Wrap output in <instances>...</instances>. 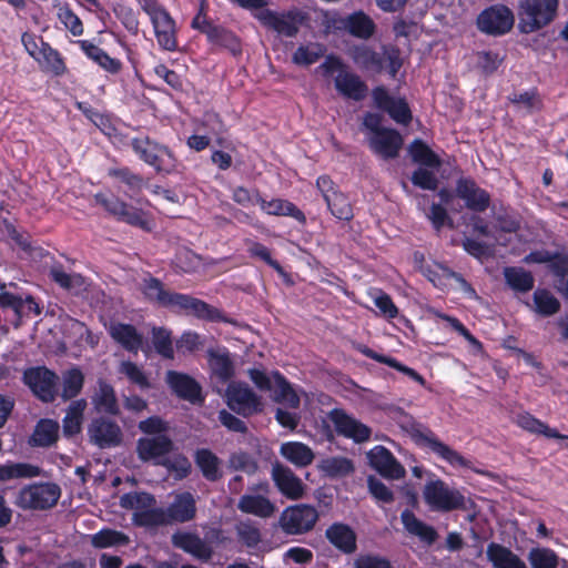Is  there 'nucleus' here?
<instances>
[{
  "label": "nucleus",
  "instance_id": "nucleus-40",
  "mask_svg": "<svg viewBox=\"0 0 568 568\" xmlns=\"http://www.w3.org/2000/svg\"><path fill=\"white\" fill-rule=\"evenodd\" d=\"M272 377L274 379L273 400L286 404L292 408H297L300 406V397L291 384L278 372L273 373Z\"/></svg>",
  "mask_w": 568,
  "mask_h": 568
},
{
  "label": "nucleus",
  "instance_id": "nucleus-57",
  "mask_svg": "<svg viewBox=\"0 0 568 568\" xmlns=\"http://www.w3.org/2000/svg\"><path fill=\"white\" fill-rule=\"evenodd\" d=\"M531 568H557L558 556L549 548H532L528 554Z\"/></svg>",
  "mask_w": 568,
  "mask_h": 568
},
{
  "label": "nucleus",
  "instance_id": "nucleus-56",
  "mask_svg": "<svg viewBox=\"0 0 568 568\" xmlns=\"http://www.w3.org/2000/svg\"><path fill=\"white\" fill-rule=\"evenodd\" d=\"M63 389L62 398L64 400L75 397L82 389L84 383V376L78 368L69 369L63 375Z\"/></svg>",
  "mask_w": 568,
  "mask_h": 568
},
{
  "label": "nucleus",
  "instance_id": "nucleus-22",
  "mask_svg": "<svg viewBox=\"0 0 568 568\" xmlns=\"http://www.w3.org/2000/svg\"><path fill=\"white\" fill-rule=\"evenodd\" d=\"M456 194L465 201V204L469 210L475 212H484L490 203L489 194L469 179L458 180Z\"/></svg>",
  "mask_w": 568,
  "mask_h": 568
},
{
  "label": "nucleus",
  "instance_id": "nucleus-44",
  "mask_svg": "<svg viewBox=\"0 0 568 568\" xmlns=\"http://www.w3.org/2000/svg\"><path fill=\"white\" fill-rule=\"evenodd\" d=\"M59 424L51 419H42L36 426L31 437L33 446L48 447L58 439Z\"/></svg>",
  "mask_w": 568,
  "mask_h": 568
},
{
  "label": "nucleus",
  "instance_id": "nucleus-1",
  "mask_svg": "<svg viewBox=\"0 0 568 568\" xmlns=\"http://www.w3.org/2000/svg\"><path fill=\"white\" fill-rule=\"evenodd\" d=\"M317 72L324 77L335 75L334 85L336 91L344 98L361 101L365 99L368 92L366 83L359 75L347 70L343 61L335 55H327Z\"/></svg>",
  "mask_w": 568,
  "mask_h": 568
},
{
  "label": "nucleus",
  "instance_id": "nucleus-34",
  "mask_svg": "<svg viewBox=\"0 0 568 568\" xmlns=\"http://www.w3.org/2000/svg\"><path fill=\"white\" fill-rule=\"evenodd\" d=\"M82 51L109 73L116 74L122 69L120 60L111 58L104 50L88 40L78 41Z\"/></svg>",
  "mask_w": 568,
  "mask_h": 568
},
{
  "label": "nucleus",
  "instance_id": "nucleus-50",
  "mask_svg": "<svg viewBox=\"0 0 568 568\" xmlns=\"http://www.w3.org/2000/svg\"><path fill=\"white\" fill-rule=\"evenodd\" d=\"M109 175L116 181L125 184L129 191L133 193H139L143 187L148 185V181H145L140 174L134 173L129 168H113L109 170Z\"/></svg>",
  "mask_w": 568,
  "mask_h": 568
},
{
  "label": "nucleus",
  "instance_id": "nucleus-24",
  "mask_svg": "<svg viewBox=\"0 0 568 568\" xmlns=\"http://www.w3.org/2000/svg\"><path fill=\"white\" fill-rule=\"evenodd\" d=\"M165 381L180 398L191 403L202 400L201 386L191 376L175 371H169Z\"/></svg>",
  "mask_w": 568,
  "mask_h": 568
},
{
  "label": "nucleus",
  "instance_id": "nucleus-63",
  "mask_svg": "<svg viewBox=\"0 0 568 568\" xmlns=\"http://www.w3.org/2000/svg\"><path fill=\"white\" fill-rule=\"evenodd\" d=\"M119 372L123 374L131 383L138 385L141 389L151 387L149 377L135 363L124 361L120 364Z\"/></svg>",
  "mask_w": 568,
  "mask_h": 568
},
{
  "label": "nucleus",
  "instance_id": "nucleus-32",
  "mask_svg": "<svg viewBox=\"0 0 568 568\" xmlns=\"http://www.w3.org/2000/svg\"><path fill=\"white\" fill-rule=\"evenodd\" d=\"M194 463L206 480L217 481L222 478V463L210 449H197L194 454Z\"/></svg>",
  "mask_w": 568,
  "mask_h": 568
},
{
  "label": "nucleus",
  "instance_id": "nucleus-27",
  "mask_svg": "<svg viewBox=\"0 0 568 568\" xmlns=\"http://www.w3.org/2000/svg\"><path fill=\"white\" fill-rule=\"evenodd\" d=\"M237 509L244 514L268 518L273 516L276 507L267 497L247 493L239 499Z\"/></svg>",
  "mask_w": 568,
  "mask_h": 568
},
{
  "label": "nucleus",
  "instance_id": "nucleus-9",
  "mask_svg": "<svg viewBox=\"0 0 568 568\" xmlns=\"http://www.w3.org/2000/svg\"><path fill=\"white\" fill-rule=\"evenodd\" d=\"M409 434L417 445L430 449L450 465H458L466 468L470 467V463L458 452L439 440L430 429L423 427L420 424L413 423L409 428Z\"/></svg>",
  "mask_w": 568,
  "mask_h": 568
},
{
  "label": "nucleus",
  "instance_id": "nucleus-47",
  "mask_svg": "<svg viewBox=\"0 0 568 568\" xmlns=\"http://www.w3.org/2000/svg\"><path fill=\"white\" fill-rule=\"evenodd\" d=\"M130 542V538L122 531L114 529H102L91 536V545L94 548H109L116 546H125Z\"/></svg>",
  "mask_w": 568,
  "mask_h": 568
},
{
  "label": "nucleus",
  "instance_id": "nucleus-60",
  "mask_svg": "<svg viewBox=\"0 0 568 568\" xmlns=\"http://www.w3.org/2000/svg\"><path fill=\"white\" fill-rule=\"evenodd\" d=\"M152 343L155 351L164 358L172 359L174 357L171 333L166 328L153 327Z\"/></svg>",
  "mask_w": 568,
  "mask_h": 568
},
{
  "label": "nucleus",
  "instance_id": "nucleus-3",
  "mask_svg": "<svg viewBox=\"0 0 568 568\" xmlns=\"http://www.w3.org/2000/svg\"><path fill=\"white\" fill-rule=\"evenodd\" d=\"M558 0H519L518 28L523 33H532L554 21Z\"/></svg>",
  "mask_w": 568,
  "mask_h": 568
},
{
  "label": "nucleus",
  "instance_id": "nucleus-17",
  "mask_svg": "<svg viewBox=\"0 0 568 568\" xmlns=\"http://www.w3.org/2000/svg\"><path fill=\"white\" fill-rule=\"evenodd\" d=\"M169 307L203 320L217 321L221 318V313L217 308L186 294L174 292Z\"/></svg>",
  "mask_w": 568,
  "mask_h": 568
},
{
  "label": "nucleus",
  "instance_id": "nucleus-55",
  "mask_svg": "<svg viewBox=\"0 0 568 568\" xmlns=\"http://www.w3.org/2000/svg\"><path fill=\"white\" fill-rule=\"evenodd\" d=\"M154 504L155 498L148 493H129L120 498V506L122 508L135 510V513L151 508Z\"/></svg>",
  "mask_w": 568,
  "mask_h": 568
},
{
  "label": "nucleus",
  "instance_id": "nucleus-2",
  "mask_svg": "<svg viewBox=\"0 0 568 568\" xmlns=\"http://www.w3.org/2000/svg\"><path fill=\"white\" fill-rule=\"evenodd\" d=\"M94 201L118 221L131 226L151 232L154 229V220L149 212L135 207L113 194L98 193Z\"/></svg>",
  "mask_w": 568,
  "mask_h": 568
},
{
  "label": "nucleus",
  "instance_id": "nucleus-39",
  "mask_svg": "<svg viewBox=\"0 0 568 568\" xmlns=\"http://www.w3.org/2000/svg\"><path fill=\"white\" fill-rule=\"evenodd\" d=\"M49 275L51 280L60 287L79 293L84 288V277L77 273H67L61 264H53L50 267Z\"/></svg>",
  "mask_w": 568,
  "mask_h": 568
},
{
  "label": "nucleus",
  "instance_id": "nucleus-51",
  "mask_svg": "<svg viewBox=\"0 0 568 568\" xmlns=\"http://www.w3.org/2000/svg\"><path fill=\"white\" fill-rule=\"evenodd\" d=\"M210 368L220 381L226 382L234 374L233 363L229 356V354H220L215 352H210Z\"/></svg>",
  "mask_w": 568,
  "mask_h": 568
},
{
  "label": "nucleus",
  "instance_id": "nucleus-19",
  "mask_svg": "<svg viewBox=\"0 0 568 568\" xmlns=\"http://www.w3.org/2000/svg\"><path fill=\"white\" fill-rule=\"evenodd\" d=\"M271 477L281 494L288 499L296 500L304 496V484L288 467L275 463L272 466Z\"/></svg>",
  "mask_w": 568,
  "mask_h": 568
},
{
  "label": "nucleus",
  "instance_id": "nucleus-6",
  "mask_svg": "<svg viewBox=\"0 0 568 568\" xmlns=\"http://www.w3.org/2000/svg\"><path fill=\"white\" fill-rule=\"evenodd\" d=\"M423 497L430 509L436 511L467 509L465 496L440 479L427 483L423 490Z\"/></svg>",
  "mask_w": 568,
  "mask_h": 568
},
{
  "label": "nucleus",
  "instance_id": "nucleus-31",
  "mask_svg": "<svg viewBox=\"0 0 568 568\" xmlns=\"http://www.w3.org/2000/svg\"><path fill=\"white\" fill-rule=\"evenodd\" d=\"M92 404L99 413L118 415L120 412L114 388L103 379L98 382V388L92 396Z\"/></svg>",
  "mask_w": 568,
  "mask_h": 568
},
{
  "label": "nucleus",
  "instance_id": "nucleus-18",
  "mask_svg": "<svg viewBox=\"0 0 568 568\" xmlns=\"http://www.w3.org/2000/svg\"><path fill=\"white\" fill-rule=\"evenodd\" d=\"M174 444L168 435L142 437L136 443V454L143 462L164 464L161 458L173 450Z\"/></svg>",
  "mask_w": 568,
  "mask_h": 568
},
{
  "label": "nucleus",
  "instance_id": "nucleus-61",
  "mask_svg": "<svg viewBox=\"0 0 568 568\" xmlns=\"http://www.w3.org/2000/svg\"><path fill=\"white\" fill-rule=\"evenodd\" d=\"M326 204L335 217L344 221H349L353 217L352 205L344 194L333 192L332 196L327 199Z\"/></svg>",
  "mask_w": 568,
  "mask_h": 568
},
{
  "label": "nucleus",
  "instance_id": "nucleus-53",
  "mask_svg": "<svg viewBox=\"0 0 568 568\" xmlns=\"http://www.w3.org/2000/svg\"><path fill=\"white\" fill-rule=\"evenodd\" d=\"M321 469L329 477H342L354 471V464L346 457H329L322 462Z\"/></svg>",
  "mask_w": 568,
  "mask_h": 568
},
{
  "label": "nucleus",
  "instance_id": "nucleus-37",
  "mask_svg": "<svg viewBox=\"0 0 568 568\" xmlns=\"http://www.w3.org/2000/svg\"><path fill=\"white\" fill-rule=\"evenodd\" d=\"M343 27L352 36L368 39L375 32L374 21L364 12H355L343 20Z\"/></svg>",
  "mask_w": 568,
  "mask_h": 568
},
{
  "label": "nucleus",
  "instance_id": "nucleus-15",
  "mask_svg": "<svg viewBox=\"0 0 568 568\" xmlns=\"http://www.w3.org/2000/svg\"><path fill=\"white\" fill-rule=\"evenodd\" d=\"M328 418L339 435L352 438L355 443H364L371 438L372 429L342 409L331 410Z\"/></svg>",
  "mask_w": 568,
  "mask_h": 568
},
{
  "label": "nucleus",
  "instance_id": "nucleus-45",
  "mask_svg": "<svg viewBox=\"0 0 568 568\" xmlns=\"http://www.w3.org/2000/svg\"><path fill=\"white\" fill-rule=\"evenodd\" d=\"M175 263L181 271L185 273H193L207 266L215 265L216 261L205 260L194 252L183 248L176 254Z\"/></svg>",
  "mask_w": 568,
  "mask_h": 568
},
{
  "label": "nucleus",
  "instance_id": "nucleus-7",
  "mask_svg": "<svg viewBox=\"0 0 568 568\" xmlns=\"http://www.w3.org/2000/svg\"><path fill=\"white\" fill-rule=\"evenodd\" d=\"M141 7L150 17L158 43L168 51L178 47L175 22L169 12L153 0H142Z\"/></svg>",
  "mask_w": 568,
  "mask_h": 568
},
{
  "label": "nucleus",
  "instance_id": "nucleus-4",
  "mask_svg": "<svg viewBox=\"0 0 568 568\" xmlns=\"http://www.w3.org/2000/svg\"><path fill=\"white\" fill-rule=\"evenodd\" d=\"M131 146L140 160L152 166L156 173L170 174L176 170L178 160L173 152L149 136L132 139Z\"/></svg>",
  "mask_w": 568,
  "mask_h": 568
},
{
  "label": "nucleus",
  "instance_id": "nucleus-13",
  "mask_svg": "<svg viewBox=\"0 0 568 568\" xmlns=\"http://www.w3.org/2000/svg\"><path fill=\"white\" fill-rule=\"evenodd\" d=\"M514 21L513 11L506 6L497 4L485 9L477 17V27L486 34L501 36L510 31Z\"/></svg>",
  "mask_w": 568,
  "mask_h": 568
},
{
  "label": "nucleus",
  "instance_id": "nucleus-11",
  "mask_svg": "<svg viewBox=\"0 0 568 568\" xmlns=\"http://www.w3.org/2000/svg\"><path fill=\"white\" fill-rule=\"evenodd\" d=\"M318 520V513L315 507L306 504H298L287 507L280 517V525L283 531L290 535H302L311 531Z\"/></svg>",
  "mask_w": 568,
  "mask_h": 568
},
{
  "label": "nucleus",
  "instance_id": "nucleus-59",
  "mask_svg": "<svg viewBox=\"0 0 568 568\" xmlns=\"http://www.w3.org/2000/svg\"><path fill=\"white\" fill-rule=\"evenodd\" d=\"M210 32L211 33L207 39L211 42L230 50L234 55L241 52V42L232 32L220 27L211 29Z\"/></svg>",
  "mask_w": 568,
  "mask_h": 568
},
{
  "label": "nucleus",
  "instance_id": "nucleus-62",
  "mask_svg": "<svg viewBox=\"0 0 568 568\" xmlns=\"http://www.w3.org/2000/svg\"><path fill=\"white\" fill-rule=\"evenodd\" d=\"M0 306L3 308H11L17 320L14 321V327H19L21 324L22 317H24L27 311H24L23 298L9 293L6 291V286H0Z\"/></svg>",
  "mask_w": 568,
  "mask_h": 568
},
{
  "label": "nucleus",
  "instance_id": "nucleus-30",
  "mask_svg": "<svg viewBox=\"0 0 568 568\" xmlns=\"http://www.w3.org/2000/svg\"><path fill=\"white\" fill-rule=\"evenodd\" d=\"M400 519L407 532L419 538L420 541L433 545L437 540L438 534L434 527L419 520L410 510H404Z\"/></svg>",
  "mask_w": 568,
  "mask_h": 568
},
{
  "label": "nucleus",
  "instance_id": "nucleus-38",
  "mask_svg": "<svg viewBox=\"0 0 568 568\" xmlns=\"http://www.w3.org/2000/svg\"><path fill=\"white\" fill-rule=\"evenodd\" d=\"M349 57L359 68L381 72L384 69L383 60L377 52L367 45H355L349 50Z\"/></svg>",
  "mask_w": 568,
  "mask_h": 568
},
{
  "label": "nucleus",
  "instance_id": "nucleus-33",
  "mask_svg": "<svg viewBox=\"0 0 568 568\" xmlns=\"http://www.w3.org/2000/svg\"><path fill=\"white\" fill-rule=\"evenodd\" d=\"M256 203L270 215L292 216L301 223H305L306 221L304 213L287 200L273 199L266 201L260 196V193H256Z\"/></svg>",
  "mask_w": 568,
  "mask_h": 568
},
{
  "label": "nucleus",
  "instance_id": "nucleus-36",
  "mask_svg": "<svg viewBox=\"0 0 568 568\" xmlns=\"http://www.w3.org/2000/svg\"><path fill=\"white\" fill-rule=\"evenodd\" d=\"M41 475V468L29 463L0 464V481H9L13 479H30Z\"/></svg>",
  "mask_w": 568,
  "mask_h": 568
},
{
  "label": "nucleus",
  "instance_id": "nucleus-28",
  "mask_svg": "<svg viewBox=\"0 0 568 568\" xmlns=\"http://www.w3.org/2000/svg\"><path fill=\"white\" fill-rule=\"evenodd\" d=\"M487 559L494 568H527L526 562L509 548L490 542L486 549Z\"/></svg>",
  "mask_w": 568,
  "mask_h": 568
},
{
  "label": "nucleus",
  "instance_id": "nucleus-41",
  "mask_svg": "<svg viewBox=\"0 0 568 568\" xmlns=\"http://www.w3.org/2000/svg\"><path fill=\"white\" fill-rule=\"evenodd\" d=\"M87 408L85 399L73 400L68 409L62 422L63 434L65 436H73L79 434L83 420V413Z\"/></svg>",
  "mask_w": 568,
  "mask_h": 568
},
{
  "label": "nucleus",
  "instance_id": "nucleus-23",
  "mask_svg": "<svg viewBox=\"0 0 568 568\" xmlns=\"http://www.w3.org/2000/svg\"><path fill=\"white\" fill-rule=\"evenodd\" d=\"M371 149L384 159H394L403 146L402 135L393 129H383L369 138Z\"/></svg>",
  "mask_w": 568,
  "mask_h": 568
},
{
  "label": "nucleus",
  "instance_id": "nucleus-46",
  "mask_svg": "<svg viewBox=\"0 0 568 568\" xmlns=\"http://www.w3.org/2000/svg\"><path fill=\"white\" fill-rule=\"evenodd\" d=\"M515 423L523 429L538 435H544L548 438H561L562 436L556 430L550 428L541 420L535 418L529 413L518 414L515 418Z\"/></svg>",
  "mask_w": 568,
  "mask_h": 568
},
{
  "label": "nucleus",
  "instance_id": "nucleus-42",
  "mask_svg": "<svg viewBox=\"0 0 568 568\" xmlns=\"http://www.w3.org/2000/svg\"><path fill=\"white\" fill-rule=\"evenodd\" d=\"M234 531L236 540L246 548H255L262 541L260 527L250 519L239 521Z\"/></svg>",
  "mask_w": 568,
  "mask_h": 568
},
{
  "label": "nucleus",
  "instance_id": "nucleus-52",
  "mask_svg": "<svg viewBox=\"0 0 568 568\" xmlns=\"http://www.w3.org/2000/svg\"><path fill=\"white\" fill-rule=\"evenodd\" d=\"M325 53V48L320 43H308L301 45L293 53L292 60L301 67H308L315 63Z\"/></svg>",
  "mask_w": 568,
  "mask_h": 568
},
{
  "label": "nucleus",
  "instance_id": "nucleus-12",
  "mask_svg": "<svg viewBox=\"0 0 568 568\" xmlns=\"http://www.w3.org/2000/svg\"><path fill=\"white\" fill-rule=\"evenodd\" d=\"M256 18L264 27L274 30L278 34L293 38L297 34L306 16L300 10L276 12L264 9L256 14Z\"/></svg>",
  "mask_w": 568,
  "mask_h": 568
},
{
  "label": "nucleus",
  "instance_id": "nucleus-16",
  "mask_svg": "<svg viewBox=\"0 0 568 568\" xmlns=\"http://www.w3.org/2000/svg\"><path fill=\"white\" fill-rule=\"evenodd\" d=\"M369 465L383 477L388 479H400L406 470L394 455L384 446H375L367 453Z\"/></svg>",
  "mask_w": 568,
  "mask_h": 568
},
{
  "label": "nucleus",
  "instance_id": "nucleus-5",
  "mask_svg": "<svg viewBox=\"0 0 568 568\" xmlns=\"http://www.w3.org/2000/svg\"><path fill=\"white\" fill-rule=\"evenodd\" d=\"M60 496L61 489L54 483L32 484L19 490L14 504L23 510H47L57 505Z\"/></svg>",
  "mask_w": 568,
  "mask_h": 568
},
{
  "label": "nucleus",
  "instance_id": "nucleus-54",
  "mask_svg": "<svg viewBox=\"0 0 568 568\" xmlns=\"http://www.w3.org/2000/svg\"><path fill=\"white\" fill-rule=\"evenodd\" d=\"M505 278L514 290L527 292L534 287V277L530 272L518 267H507Z\"/></svg>",
  "mask_w": 568,
  "mask_h": 568
},
{
  "label": "nucleus",
  "instance_id": "nucleus-10",
  "mask_svg": "<svg viewBox=\"0 0 568 568\" xmlns=\"http://www.w3.org/2000/svg\"><path fill=\"white\" fill-rule=\"evenodd\" d=\"M22 381L43 403L53 402L58 395L59 376L45 366L27 368L23 372Z\"/></svg>",
  "mask_w": 568,
  "mask_h": 568
},
{
  "label": "nucleus",
  "instance_id": "nucleus-25",
  "mask_svg": "<svg viewBox=\"0 0 568 568\" xmlns=\"http://www.w3.org/2000/svg\"><path fill=\"white\" fill-rule=\"evenodd\" d=\"M108 332L114 342L130 353L136 354L143 346V335L131 324L114 322L109 325Z\"/></svg>",
  "mask_w": 568,
  "mask_h": 568
},
{
  "label": "nucleus",
  "instance_id": "nucleus-21",
  "mask_svg": "<svg viewBox=\"0 0 568 568\" xmlns=\"http://www.w3.org/2000/svg\"><path fill=\"white\" fill-rule=\"evenodd\" d=\"M169 525L191 521L196 516V499L190 491L175 494L165 508Z\"/></svg>",
  "mask_w": 568,
  "mask_h": 568
},
{
  "label": "nucleus",
  "instance_id": "nucleus-58",
  "mask_svg": "<svg viewBox=\"0 0 568 568\" xmlns=\"http://www.w3.org/2000/svg\"><path fill=\"white\" fill-rule=\"evenodd\" d=\"M534 303L536 312L544 316L552 315L560 308L559 301L546 290H537L534 293Z\"/></svg>",
  "mask_w": 568,
  "mask_h": 568
},
{
  "label": "nucleus",
  "instance_id": "nucleus-43",
  "mask_svg": "<svg viewBox=\"0 0 568 568\" xmlns=\"http://www.w3.org/2000/svg\"><path fill=\"white\" fill-rule=\"evenodd\" d=\"M41 49L39 50V57L41 58L40 64L42 69L54 75H61L65 72V64L59 54V52L52 49L48 43L40 39Z\"/></svg>",
  "mask_w": 568,
  "mask_h": 568
},
{
  "label": "nucleus",
  "instance_id": "nucleus-8",
  "mask_svg": "<svg viewBox=\"0 0 568 568\" xmlns=\"http://www.w3.org/2000/svg\"><path fill=\"white\" fill-rule=\"evenodd\" d=\"M225 398L229 408L243 417L263 412L264 405L261 396L254 393L245 383L233 382L229 384Z\"/></svg>",
  "mask_w": 568,
  "mask_h": 568
},
{
  "label": "nucleus",
  "instance_id": "nucleus-35",
  "mask_svg": "<svg viewBox=\"0 0 568 568\" xmlns=\"http://www.w3.org/2000/svg\"><path fill=\"white\" fill-rule=\"evenodd\" d=\"M281 455L297 467L311 465L315 458L313 450L300 442H288L281 446Z\"/></svg>",
  "mask_w": 568,
  "mask_h": 568
},
{
  "label": "nucleus",
  "instance_id": "nucleus-29",
  "mask_svg": "<svg viewBox=\"0 0 568 568\" xmlns=\"http://www.w3.org/2000/svg\"><path fill=\"white\" fill-rule=\"evenodd\" d=\"M172 542L175 547L183 549L201 559H210L212 549L197 535L191 532H178L172 536Z\"/></svg>",
  "mask_w": 568,
  "mask_h": 568
},
{
  "label": "nucleus",
  "instance_id": "nucleus-64",
  "mask_svg": "<svg viewBox=\"0 0 568 568\" xmlns=\"http://www.w3.org/2000/svg\"><path fill=\"white\" fill-rule=\"evenodd\" d=\"M134 520L141 526L169 525L165 508H146L143 511L134 513Z\"/></svg>",
  "mask_w": 568,
  "mask_h": 568
},
{
  "label": "nucleus",
  "instance_id": "nucleus-14",
  "mask_svg": "<svg viewBox=\"0 0 568 568\" xmlns=\"http://www.w3.org/2000/svg\"><path fill=\"white\" fill-rule=\"evenodd\" d=\"M88 436L90 443L102 449L116 447L123 439V433L118 423L104 416L91 420L88 426Z\"/></svg>",
  "mask_w": 568,
  "mask_h": 568
},
{
  "label": "nucleus",
  "instance_id": "nucleus-48",
  "mask_svg": "<svg viewBox=\"0 0 568 568\" xmlns=\"http://www.w3.org/2000/svg\"><path fill=\"white\" fill-rule=\"evenodd\" d=\"M409 153L414 162L424 166L438 169L442 164L439 158L422 140H415L409 145Z\"/></svg>",
  "mask_w": 568,
  "mask_h": 568
},
{
  "label": "nucleus",
  "instance_id": "nucleus-20",
  "mask_svg": "<svg viewBox=\"0 0 568 568\" xmlns=\"http://www.w3.org/2000/svg\"><path fill=\"white\" fill-rule=\"evenodd\" d=\"M372 95L376 106L386 111L397 123L408 124L410 122L412 113L404 99L390 97L384 87L375 88Z\"/></svg>",
  "mask_w": 568,
  "mask_h": 568
},
{
  "label": "nucleus",
  "instance_id": "nucleus-49",
  "mask_svg": "<svg viewBox=\"0 0 568 568\" xmlns=\"http://www.w3.org/2000/svg\"><path fill=\"white\" fill-rule=\"evenodd\" d=\"M144 295L152 302L160 306L169 307L174 292L164 290L161 281L155 277H150L144 281L143 285Z\"/></svg>",
  "mask_w": 568,
  "mask_h": 568
},
{
  "label": "nucleus",
  "instance_id": "nucleus-26",
  "mask_svg": "<svg viewBox=\"0 0 568 568\" xmlns=\"http://www.w3.org/2000/svg\"><path fill=\"white\" fill-rule=\"evenodd\" d=\"M326 539L339 551L346 555L357 549V536L352 527L343 523L332 524L325 531Z\"/></svg>",
  "mask_w": 568,
  "mask_h": 568
}]
</instances>
